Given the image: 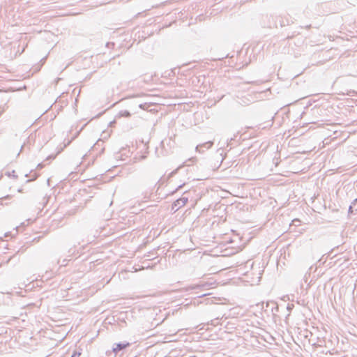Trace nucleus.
Instances as JSON below:
<instances>
[{
	"label": "nucleus",
	"instance_id": "9",
	"mask_svg": "<svg viewBox=\"0 0 357 357\" xmlns=\"http://www.w3.org/2000/svg\"><path fill=\"white\" fill-rule=\"evenodd\" d=\"M181 167V166H179L177 169H176L175 170L172 171L170 174V176H172L173 175L176 174L178 172V170Z\"/></svg>",
	"mask_w": 357,
	"mask_h": 357
},
{
	"label": "nucleus",
	"instance_id": "3",
	"mask_svg": "<svg viewBox=\"0 0 357 357\" xmlns=\"http://www.w3.org/2000/svg\"><path fill=\"white\" fill-rule=\"evenodd\" d=\"M213 145V141H208L206 142H204L203 144H200L197 145L196 146V151H198L199 153H202L204 151L203 149H208Z\"/></svg>",
	"mask_w": 357,
	"mask_h": 357
},
{
	"label": "nucleus",
	"instance_id": "1",
	"mask_svg": "<svg viewBox=\"0 0 357 357\" xmlns=\"http://www.w3.org/2000/svg\"><path fill=\"white\" fill-rule=\"evenodd\" d=\"M188 201V198L185 197H181L177 199L172 204V211L176 212L180 208L185 206Z\"/></svg>",
	"mask_w": 357,
	"mask_h": 357
},
{
	"label": "nucleus",
	"instance_id": "16",
	"mask_svg": "<svg viewBox=\"0 0 357 357\" xmlns=\"http://www.w3.org/2000/svg\"><path fill=\"white\" fill-rule=\"evenodd\" d=\"M12 176H13L14 178H17V175H15V170H13V171L12 172Z\"/></svg>",
	"mask_w": 357,
	"mask_h": 357
},
{
	"label": "nucleus",
	"instance_id": "5",
	"mask_svg": "<svg viewBox=\"0 0 357 357\" xmlns=\"http://www.w3.org/2000/svg\"><path fill=\"white\" fill-rule=\"evenodd\" d=\"M356 204H357V198H356V199H355L352 202L351 204V205L349 206V207L348 213H349V214H351V213H354V208L355 207V206H356Z\"/></svg>",
	"mask_w": 357,
	"mask_h": 357
},
{
	"label": "nucleus",
	"instance_id": "13",
	"mask_svg": "<svg viewBox=\"0 0 357 357\" xmlns=\"http://www.w3.org/2000/svg\"><path fill=\"white\" fill-rule=\"evenodd\" d=\"M280 26H285V25H286L285 21H284V20H280Z\"/></svg>",
	"mask_w": 357,
	"mask_h": 357
},
{
	"label": "nucleus",
	"instance_id": "18",
	"mask_svg": "<svg viewBox=\"0 0 357 357\" xmlns=\"http://www.w3.org/2000/svg\"><path fill=\"white\" fill-rule=\"evenodd\" d=\"M319 108H317V109H313V112L314 113L315 112H318L319 111Z\"/></svg>",
	"mask_w": 357,
	"mask_h": 357
},
{
	"label": "nucleus",
	"instance_id": "2",
	"mask_svg": "<svg viewBox=\"0 0 357 357\" xmlns=\"http://www.w3.org/2000/svg\"><path fill=\"white\" fill-rule=\"evenodd\" d=\"M130 345V343H129L128 342L115 343L112 347V351L115 354H117L118 352L125 349Z\"/></svg>",
	"mask_w": 357,
	"mask_h": 357
},
{
	"label": "nucleus",
	"instance_id": "4",
	"mask_svg": "<svg viewBox=\"0 0 357 357\" xmlns=\"http://www.w3.org/2000/svg\"><path fill=\"white\" fill-rule=\"evenodd\" d=\"M118 116L119 117H126V118H128L131 116V114L129 111L128 110H123V111H120L118 114Z\"/></svg>",
	"mask_w": 357,
	"mask_h": 357
},
{
	"label": "nucleus",
	"instance_id": "25",
	"mask_svg": "<svg viewBox=\"0 0 357 357\" xmlns=\"http://www.w3.org/2000/svg\"><path fill=\"white\" fill-rule=\"evenodd\" d=\"M355 211H357V208H355Z\"/></svg>",
	"mask_w": 357,
	"mask_h": 357
},
{
	"label": "nucleus",
	"instance_id": "22",
	"mask_svg": "<svg viewBox=\"0 0 357 357\" xmlns=\"http://www.w3.org/2000/svg\"><path fill=\"white\" fill-rule=\"evenodd\" d=\"M268 305H269V303H266V307H268Z\"/></svg>",
	"mask_w": 357,
	"mask_h": 357
},
{
	"label": "nucleus",
	"instance_id": "14",
	"mask_svg": "<svg viewBox=\"0 0 357 357\" xmlns=\"http://www.w3.org/2000/svg\"><path fill=\"white\" fill-rule=\"evenodd\" d=\"M55 158V156H53V155H49L46 160H54Z\"/></svg>",
	"mask_w": 357,
	"mask_h": 357
},
{
	"label": "nucleus",
	"instance_id": "24",
	"mask_svg": "<svg viewBox=\"0 0 357 357\" xmlns=\"http://www.w3.org/2000/svg\"><path fill=\"white\" fill-rule=\"evenodd\" d=\"M22 149H23V145L21 146L20 151H22Z\"/></svg>",
	"mask_w": 357,
	"mask_h": 357
},
{
	"label": "nucleus",
	"instance_id": "20",
	"mask_svg": "<svg viewBox=\"0 0 357 357\" xmlns=\"http://www.w3.org/2000/svg\"><path fill=\"white\" fill-rule=\"evenodd\" d=\"M290 309H291V307H290V305H288V306H287V310H290Z\"/></svg>",
	"mask_w": 357,
	"mask_h": 357
},
{
	"label": "nucleus",
	"instance_id": "19",
	"mask_svg": "<svg viewBox=\"0 0 357 357\" xmlns=\"http://www.w3.org/2000/svg\"><path fill=\"white\" fill-rule=\"evenodd\" d=\"M248 65V62H245V63L243 66H247Z\"/></svg>",
	"mask_w": 357,
	"mask_h": 357
},
{
	"label": "nucleus",
	"instance_id": "12",
	"mask_svg": "<svg viewBox=\"0 0 357 357\" xmlns=\"http://www.w3.org/2000/svg\"><path fill=\"white\" fill-rule=\"evenodd\" d=\"M5 109H6L4 107H0V116L5 112Z\"/></svg>",
	"mask_w": 357,
	"mask_h": 357
},
{
	"label": "nucleus",
	"instance_id": "10",
	"mask_svg": "<svg viewBox=\"0 0 357 357\" xmlns=\"http://www.w3.org/2000/svg\"><path fill=\"white\" fill-rule=\"evenodd\" d=\"M81 355L80 352L75 351L71 357H79Z\"/></svg>",
	"mask_w": 357,
	"mask_h": 357
},
{
	"label": "nucleus",
	"instance_id": "21",
	"mask_svg": "<svg viewBox=\"0 0 357 357\" xmlns=\"http://www.w3.org/2000/svg\"><path fill=\"white\" fill-rule=\"evenodd\" d=\"M18 192H22V189H19V190H18Z\"/></svg>",
	"mask_w": 357,
	"mask_h": 357
},
{
	"label": "nucleus",
	"instance_id": "7",
	"mask_svg": "<svg viewBox=\"0 0 357 357\" xmlns=\"http://www.w3.org/2000/svg\"><path fill=\"white\" fill-rule=\"evenodd\" d=\"M185 185V183H183L181 185H179L174 190H173L172 192H171L169 194L170 195H173L176 192H177L179 189L182 188L183 186Z\"/></svg>",
	"mask_w": 357,
	"mask_h": 357
},
{
	"label": "nucleus",
	"instance_id": "11",
	"mask_svg": "<svg viewBox=\"0 0 357 357\" xmlns=\"http://www.w3.org/2000/svg\"><path fill=\"white\" fill-rule=\"evenodd\" d=\"M146 105H147L146 103L139 104V107L142 109H145L146 108Z\"/></svg>",
	"mask_w": 357,
	"mask_h": 357
},
{
	"label": "nucleus",
	"instance_id": "15",
	"mask_svg": "<svg viewBox=\"0 0 357 357\" xmlns=\"http://www.w3.org/2000/svg\"><path fill=\"white\" fill-rule=\"evenodd\" d=\"M44 167V165L43 163H39L38 165V169H42Z\"/></svg>",
	"mask_w": 357,
	"mask_h": 357
},
{
	"label": "nucleus",
	"instance_id": "17",
	"mask_svg": "<svg viewBox=\"0 0 357 357\" xmlns=\"http://www.w3.org/2000/svg\"><path fill=\"white\" fill-rule=\"evenodd\" d=\"M273 309H274V307H272V312H273ZM275 310H276L277 312L278 311V305H276V306L275 307Z\"/></svg>",
	"mask_w": 357,
	"mask_h": 357
},
{
	"label": "nucleus",
	"instance_id": "23",
	"mask_svg": "<svg viewBox=\"0 0 357 357\" xmlns=\"http://www.w3.org/2000/svg\"><path fill=\"white\" fill-rule=\"evenodd\" d=\"M30 181H31L30 179H28V180H26V183H28V182H29Z\"/></svg>",
	"mask_w": 357,
	"mask_h": 357
},
{
	"label": "nucleus",
	"instance_id": "8",
	"mask_svg": "<svg viewBox=\"0 0 357 357\" xmlns=\"http://www.w3.org/2000/svg\"><path fill=\"white\" fill-rule=\"evenodd\" d=\"M115 45V44L114 43H111V42H109L106 44V46L108 47V48H111V47H114Z\"/></svg>",
	"mask_w": 357,
	"mask_h": 357
},
{
	"label": "nucleus",
	"instance_id": "6",
	"mask_svg": "<svg viewBox=\"0 0 357 357\" xmlns=\"http://www.w3.org/2000/svg\"><path fill=\"white\" fill-rule=\"evenodd\" d=\"M219 320H220L219 317H216L211 321L210 324L212 326H216L220 324Z\"/></svg>",
	"mask_w": 357,
	"mask_h": 357
}]
</instances>
